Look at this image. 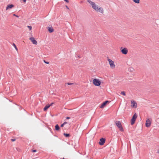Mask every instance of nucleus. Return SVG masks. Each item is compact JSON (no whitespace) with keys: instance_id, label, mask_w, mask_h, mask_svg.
I'll return each instance as SVG.
<instances>
[{"instance_id":"16","label":"nucleus","mask_w":159,"mask_h":159,"mask_svg":"<svg viewBox=\"0 0 159 159\" xmlns=\"http://www.w3.org/2000/svg\"><path fill=\"white\" fill-rule=\"evenodd\" d=\"M64 135H65L66 137H68L70 136V134H69L64 133Z\"/></svg>"},{"instance_id":"4","label":"nucleus","mask_w":159,"mask_h":159,"mask_svg":"<svg viewBox=\"0 0 159 159\" xmlns=\"http://www.w3.org/2000/svg\"><path fill=\"white\" fill-rule=\"evenodd\" d=\"M137 117V114L136 113H135L134 114L131 120V124L132 125H133L135 122V121Z\"/></svg>"},{"instance_id":"23","label":"nucleus","mask_w":159,"mask_h":159,"mask_svg":"<svg viewBox=\"0 0 159 159\" xmlns=\"http://www.w3.org/2000/svg\"><path fill=\"white\" fill-rule=\"evenodd\" d=\"M43 61L46 64H48L49 63V62H48L47 61H46L45 60H43Z\"/></svg>"},{"instance_id":"28","label":"nucleus","mask_w":159,"mask_h":159,"mask_svg":"<svg viewBox=\"0 0 159 159\" xmlns=\"http://www.w3.org/2000/svg\"><path fill=\"white\" fill-rule=\"evenodd\" d=\"M36 150H32V151L33 152H36Z\"/></svg>"},{"instance_id":"29","label":"nucleus","mask_w":159,"mask_h":159,"mask_svg":"<svg viewBox=\"0 0 159 159\" xmlns=\"http://www.w3.org/2000/svg\"><path fill=\"white\" fill-rule=\"evenodd\" d=\"M53 104V103H52L50 104H49V105L52 106V104Z\"/></svg>"},{"instance_id":"13","label":"nucleus","mask_w":159,"mask_h":159,"mask_svg":"<svg viewBox=\"0 0 159 159\" xmlns=\"http://www.w3.org/2000/svg\"><path fill=\"white\" fill-rule=\"evenodd\" d=\"M48 30L49 31L50 33H52L54 31V30H53V28H52V27H48Z\"/></svg>"},{"instance_id":"24","label":"nucleus","mask_w":159,"mask_h":159,"mask_svg":"<svg viewBox=\"0 0 159 159\" xmlns=\"http://www.w3.org/2000/svg\"><path fill=\"white\" fill-rule=\"evenodd\" d=\"M67 84L69 85H70L73 84V83H68Z\"/></svg>"},{"instance_id":"30","label":"nucleus","mask_w":159,"mask_h":159,"mask_svg":"<svg viewBox=\"0 0 159 159\" xmlns=\"http://www.w3.org/2000/svg\"><path fill=\"white\" fill-rule=\"evenodd\" d=\"M24 2L25 3L26 2V0H23Z\"/></svg>"},{"instance_id":"35","label":"nucleus","mask_w":159,"mask_h":159,"mask_svg":"<svg viewBox=\"0 0 159 159\" xmlns=\"http://www.w3.org/2000/svg\"><path fill=\"white\" fill-rule=\"evenodd\" d=\"M20 109H22V108H21V107H20Z\"/></svg>"},{"instance_id":"14","label":"nucleus","mask_w":159,"mask_h":159,"mask_svg":"<svg viewBox=\"0 0 159 159\" xmlns=\"http://www.w3.org/2000/svg\"><path fill=\"white\" fill-rule=\"evenodd\" d=\"M50 105H49V104L47 105L43 108L44 111H46L47 109L50 107Z\"/></svg>"},{"instance_id":"15","label":"nucleus","mask_w":159,"mask_h":159,"mask_svg":"<svg viewBox=\"0 0 159 159\" xmlns=\"http://www.w3.org/2000/svg\"><path fill=\"white\" fill-rule=\"evenodd\" d=\"M55 129L56 130H58L60 129V127H59V126H58V125L57 124L55 126Z\"/></svg>"},{"instance_id":"27","label":"nucleus","mask_w":159,"mask_h":159,"mask_svg":"<svg viewBox=\"0 0 159 159\" xmlns=\"http://www.w3.org/2000/svg\"><path fill=\"white\" fill-rule=\"evenodd\" d=\"M13 15H14V16H16V17H19V16H17V15H16V14H14Z\"/></svg>"},{"instance_id":"6","label":"nucleus","mask_w":159,"mask_h":159,"mask_svg":"<svg viewBox=\"0 0 159 159\" xmlns=\"http://www.w3.org/2000/svg\"><path fill=\"white\" fill-rule=\"evenodd\" d=\"M108 60L109 62V63L111 68H114L115 67V65L114 64V61L109 59Z\"/></svg>"},{"instance_id":"9","label":"nucleus","mask_w":159,"mask_h":159,"mask_svg":"<svg viewBox=\"0 0 159 159\" xmlns=\"http://www.w3.org/2000/svg\"><path fill=\"white\" fill-rule=\"evenodd\" d=\"M132 105L131 107H136L137 106V104L134 101H131Z\"/></svg>"},{"instance_id":"1","label":"nucleus","mask_w":159,"mask_h":159,"mask_svg":"<svg viewBox=\"0 0 159 159\" xmlns=\"http://www.w3.org/2000/svg\"><path fill=\"white\" fill-rule=\"evenodd\" d=\"M87 1L95 11L102 14L103 13L104 10L102 8L99 7L94 2L91 1L90 0H87Z\"/></svg>"},{"instance_id":"22","label":"nucleus","mask_w":159,"mask_h":159,"mask_svg":"<svg viewBox=\"0 0 159 159\" xmlns=\"http://www.w3.org/2000/svg\"><path fill=\"white\" fill-rule=\"evenodd\" d=\"M28 27L29 29L30 30H31L32 29V27L31 26H28Z\"/></svg>"},{"instance_id":"11","label":"nucleus","mask_w":159,"mask_h":159,"mask_svg":"<svg viewBox=\"0 0 159 159\" xmlns=\"http://www.w3.org/2000/svg\"><path fill=\"white\" fill-rule=\"evenodd\" d=\"M151 122L148 119L146 120V126L147 127L149 126L151 124Z\"/></svg>"},{"instance_id":"18","label":"nucleus","mask_w":159,"mask_h":159,"mask_svg":"<svg viewBox=\"0 0 159 159\" xmlns=\"http://www.w3.org/2000/svg\"><path fill=\"white\" fill-rule=\"evenodd\" d=\"M139 1L140 0H134L133 1L136 3H139Z\"/></svg>"},{"instance_id":"5","label":"nucleus","mask_w":159,"mask_h":159,"mask_svg":"<svg viewBox=\"0 0 159 159\" xmlns=\"http://www.w3.org/2000/svg\"><path fill=\"white\" fill-rule=\"evenodd\" d=\"M120 50L122 53L124 54H126L128 52V49L126 48H122V47H121L120 48Z\"/></svg>"},{"instance_id":"21","label":"nucleus","mask_w":159,"mask_h":159,"mask_svg":"<svg viewBox=\"0 0 159 159\" xmlns=\"http://www.w3.org/2000/svg\"><path fill=\"white\" fill-rule=\"evenodd\" d=\"M121 94L124 95H125V93L124 91H122L121 93Z\"/></svg>"},{"instance_id":"33","label":"nucleus","mask_w":159,"mask_h":159,"mask_svg":"<svg viewBox=\"0 0 159 159\" xmlns=\"http://www.w3.org/2000/svg\"><path fill=\"white\" fill-rule=\"evenodd\" d=\"M20 109H22V108H21V107H20Z\"/></svg>"},{"instance_id":"3","label":"nucleus","mask_w":159,"mask_h":159,"mask_svg":"<svg viewBox=\"0 0 159 159\" xmlns=\"http://www.w3.org/2000/svg\"><path fill=\"white\" fill-rule=\"evenodd\" d=\"M93 83L95 86H99L100 85L101 82L99 79H94L93 80Z\"/></svg>"},{"instance_id":"34","label":"nucleus","mask_w":159,"mask_h":159,"mask_svg":"<svg viewBox=\"0 0 159 159\" xmlns=\"http://www.w3.org/2000/svg\"><path fill=\"white\" fill-rule=\"evenodd\" d=\"M20 109H22V108H21V107H20Z\"/></svg>"},{"instance_id":"12","label":"nucleus","mask_w":159,"mask_h":159,"mask_svg":"<svg viewBox=\"0 0 159 159\" xmlns=\"http://www.w3.org/2000/svg\"><path fill=\"white\" fill-rule=\"evenodd\" d=\"M14 6L12 4L8 5L6 7V10H7L9 9H11L12 7H14Z\"/></svg>"},{"instance_id":"26","label":"nucleus","mask_w":159,"mask_h":159,"mask_svg":"<svg viewBox=\"0 0 159 159\" xmlns=\"http://www.w3.org/2000/svg\"><path fill=\"white\" fill-rule=\"evenodd\" d=\"M66 119H70V117H66Z\"/></svg>"},{"instance_id":"25","label":"nucleus","mask_w":159,"mask_h":159,"mask_svg":"<svg viewBox=\"0 0 159 159\" xmlns=\"http://www.w3.org/2000/svg\"><path fill=\"white\" fill-rule=\"evenodd\" d=\"M11 140L12 141H14L16 140V139H11Z\"/></svg>"},{"instance_id":"17","label":"nucleus","mask_w":159,"mask_h":159,"mask_svg":"<svg viewBox=\"0 0 159 159\" xmlns=\"http://www.w3.org/2000/svg\"><path fill=\"white\" fill-rule=\"evenodd\" d=\"M12 45L15 47V49H16V50L17 51L18 49H17L16 46L15 44L14 43H13V44H12Z\"/></svg>"},{"instance_id":"2","label":"nucleus","mask_w":159,"mask_h":159,"mask_svg":"<svg viewBox=\"0 0 159 159\" xmlns=\"http://www.w3.org/2000/svg\"><path fill=\"white\" fill-rule=\"evenodd\" d=\"M115 124L119 128L120 130L121 131H123L124 129L122 126L120 122L119 121H116L115 122Z\"/></svg>"},{"instance_id":"7","label":"nucleus","mask_w":159,"mask_h":159,"mask_svg":"<svg viewBox=\"0 0 159 159\" xmlns=\"http://www.w3.org/2000/svg\"><path fill=\"white\" fill-rule=\"evenodd\" d=\"M105 139L103 138H102L100 139V141L99 142V145H103L104 143H105Z\"/></svg>"},{"instance_id":"8","label":"nucleus","mask_w":159,"mask_h":159,"mask_svg":"<svg viewBox=\"0 0 159 159\" xmlns=\"http://www.w3.org/2000/svg\"><path fill=\"white\" fill-rule=\"evenodd\" d=\"M30 40L34 44L36 45L37 44V42L34 39L33 37H31L30 38Z\"/></svg>"},{"instance_id":"19","label":"nucleus","mask_w":159,"mask_h":159,"mask_svg":"<svg viewBox=\"0 0 159 159\" xmlns=\"http://www.w3.org/2000/svg\"><path fill=\"white\" fill-rule=\"evenodd\" d=\"M67 123V122H64L61 125V127H63L64 125H66Z\"/></svg>"},{"instance_id":"32","label":"nucleus","mask_w":159,"mask_h":159,"mask_svg":"<svg viewBox=\"0 0 159 159\" xmlns=\"http://www.w3.org/2000/svg\"><path fill=\"white\" fill-rule=\"evenodd\" d=\"M66 7L67 8L69 9L68 7L67 6H66Z\"/></svg>"},{"instance_id":"31","label":"nucleus","mask_w":159,"mask_h":159,"mask_svg":"<svg viewBox=\"0 0 159 159\" xmlns=\"http://www.w3.org/2000/svg\"><path fill=\"white\" fill-rule=\"evenodd\" d=\"M157 153H159V150L157 152Z\"/></svg>"},{"instance_id":"10","label":"nucleus","mask_w":159,"mask_h":159,"mask_svg":"<svg viewBox=\"0 0 159 159\" xmlns=\"http://www.w3.org/2000/svg\"><path fill=\"white\" fill-rule=\"evenodd\" d=\"M107 102H109L108 101H106L103 102L102 104L100 106V107L101 108H103L106 105Z\"/></svg>"},{"instance_id":"20","label":"nucleus","mask_w":159,"mask_h":159,"mask_svg":"<svg viewBox=\"0 0 159 159\" xmlns=\"http://www.w3.org/2000/svg\"><path fill=\"white\" fill-rule=\"evenodd\" d=\"M129 70L131 72H133L134 70V69L133 68H130Z\"/></svg>"}]
</instances>
